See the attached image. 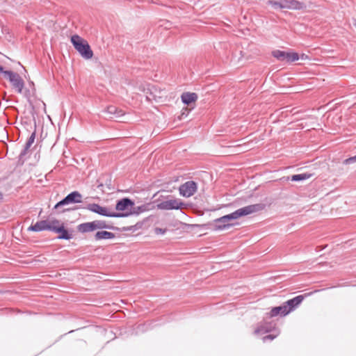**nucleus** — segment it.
<instances>
[{
	"mask_svg": "<svg viewBox=\"0 0 356 356\" xmlns=\"http://www.w3.org/2000/svg\"><path fill=\"white\" fill-rule=\"evenodd\" d=\"M148 218H145L143 221H138L134 225L118 227L113 225V223L107 222L104 220H95L90 222H83L77 225L76 229L77 231L81 234H86L89 232H92L97 229H108V230L112 231H118V232H134L138 229L143 228V226L145 222H147Z\"/></svg>",
	"mask_w": 356,
	"mask_h": 356,
	"instance_id": "obj_1",
	"label": "nucleus"
},
{
	"mask_svg": "<svg viewBox=\"0 0 356 356\" xmlns=\"http://www.w3.org/2000/svg\"><path fill=\"white\" fill-rule=\"evenodd\" d=\"M308 295L309 294L298 295L286 300L280 306L272 307L270 312L266 313V318H273L277 316H286L291 312L294 311Z\"/></svg>",
	"mask_w": 356,
	"mask_h": 356,
	"instance_id": "obj_2",
	"label": "nucleus"
},
{
	"mask_svg": "<svg viewBox=\"0 0 356 356\" xmlns=\"http://www.w3.org/2000/svg\"><path fill=\"white\" fill-rule=\"evenodd\" d=\"M156 202H158L156 204V209L163 211L180 210L181 213H184L181 210L188 207V204L185 203L182 200L176 198L170 195L166 196L161 195Z\"/></svg>",
	"mask_w": 356,
	"mask_h": 356,
	"instance_id": "obj_3",
	"label": "nucleus"
},
{
	"mask_svg": "<svg viewBox=\"0 0 356 356\" xmlns=\"http://www.w3.org/2000/svg\"><path fill=\"white\" fill-rule=\"evenodd\" d=\"M71 43L82 58L88 60L93 56V51L87 40L77 34L71 36Z\"/></svg>",
	"mask_w": 356,
	"mask_h": 356,
	"instance_id": "obj_4",
	"label": "nucleus"
},
{
	"mask_svg": "<svg viewBox=\"0 0 356 356\" xmlns=\"http://www.w3.org/2000/svg\"><path fill=\"white\" fill-rule=\"evenodd\" d=\"M0 74H3L8 80L17 93H22L25 83L18 73L10 70H5L4 67L0 65Z\"/></svg>",
	"mask_w": 356,
	"mask_h": 356,
	"instance_id": "obj_5",
	"label": "nucleus"
},
{
	"mask_svg": "<svg viewBox=\"0 0 356 356\" xmlns=\"http://www.w3.org/2000/svg\"><path fill=\"white\" fill-rule=\"evenodd\" d=\"M266 205L264 203H257L254 204L248 205L240 209H236L228 215L229 218H232L234 221L241 217L248 216L250 214L261 211L266 209Z\"/></svg>",
	"mask_w": 356,
	"mask_h": 356,
	"instance_id": "obj_6",
	"label": "nucleus"
},
{
	"mask_svg": "<svg viewBox=\"0 0 356 356\" xmlns=\"http://www.w3.org/2000/svg\"><path fill=\"white\" fill-rule=\"evenodd\" d=\"M83 209H88L91 212L104 217L122 218V213H117L115 211H111L108 207H103L97 203L88 204L83 207Z\"/></svg>",
	"mask_w": 356,
	"mask_h": 356,
	"instance_id": "obj_7",
	"label": "nucleus"
},
{
	"mask_svg": "<svg viewBox=\"0 0 356 356\" xmlns=\"http://www.w3.org/2000/svg\"><path fill=\"white\" fill-rule=\"evenodd\" d=\"M53 232L57 234L58 240L70 241L74 238L75 231L72 227H68L65 222L58 220V224L54 225Z\"/></svg>",
	"mask_w": 356,
	"mask_h": 356,
	"instance_id": "obj_8",
	"label": "nucleus"
},
{
	"mask_svg": "<svg viewBox=\"0 0 356 356\" xmlns=\"http://www.w3.org/2000/svg\"><path fill=\"white\" fill-rule=\"evenodd\" d=\"M56 224H58V220L56 218H54L51 221L48 220H38L35 224H31L28 227V231L35 232L49 231L53 232L54 225Z\"/></svg>",
	"mask_w": 356,
	"mask_h": 356,
	"instance_id": "obj_9",
	"label": "nucleus"
},
{
	"mask_svg": "<svg viewBox=\"0 0 356 356\" xmlns=\"http://www.w3.org/2000/svg\"><path fill=\"white\" fill-rule=\"evenodd\" d=\"M82 195L78 191H74L68 193L64 198L58 201L54 207L53 210H57L60 207L70 204L82 203Z\"/></svg>",
	"mask_w": 356,
	"mask_h": 356,
	"instance_id": "obj_10",
	"label": "nucleus"
},
{
	"mask_svg": "<svg viewBox=\"0 0 356 356\" xmlns=\"http://www.w3.org/2000/svg\"><path fill=\"white\" fill-rule=\"evenodd\" d=\"M271 55L275 58L278 61L286 62L289 63L296 62L300 59L298 53L289 51H282L280 49L273 50L271 52Z\"/></svg>",
	"mask_w": 356,
	"mask_h": 356,
	"instance_id": "obj_11",
	"label": "nucleus"
},
{
	"mask_svg": "<svg viewBox=\"0 0 356 356\" xmlns=\"http://www.w3.org/2000/svg\"><path fill=\"white\" fill-rule=\"evenodd\" d=\"M197 191V184L193 180L187 181L179 187V195L184 197L193 196Z\"/></svg>",
	"mask_w": 356,
	"mask_h": 356,
	"instance_id": "obj_12",
	"label": "nucleus"
},
{
	"mask_svg": "<svg viewBox=\"0 0 356 356\" xmlns=\"http://www.w3.org/2000/svg\"><path fill=\"white\" fill-rule=\"evenodd\" d=\"M134 204L135 202L132 199L125 197L116 201L115 209L118 211L117 213H124L129 212Z\"/></svg>",
	"mask_w": 356,
	"mask_h": 356,
	"instance_id": "obj_13",
	"label": "nucleus"
},
{
	"mask_svg": "<svg viewBox=\"0 0 356 356\" xmlns=\"http://www.w3.org/2000/svg\"><path fill=\"white\" fill-rule=\"evenodd\" d=\"M154 209H156L154 202L145 203L138 207L134 206L133 209H131L129 212L122 213V218H127L132 215L138 216L140 213L149 211Z\"/></svg>",
	"mask_w": 356,
	"mask_h": 356,
	"instance_id": "obj_14",
	"label": "nucleus"
},
{
	"mask_svg": "<svg viewBox=\"0 0 356 356\" xmlns=\"http://www.w3.org/2000/svg\"><path fill=\"white\" fill-rule=\"evenodd\" d=\"M268 318L266 317V318L258 325L254 330L255 334H266L279 330L277 327V323L273 321H268L267 320Z\"/></svg>",
	"mask_w": 356,
	"mask_h": 356,
	"instance_id": "obj_15",
	"label": "nucleus"
},
{
	"mask_svg": "<svg viewBox=\"0 0 356 356\" xmlns=\"http://www.w3.org/2000/svg\"><path fill=\"white\" fill-rule=\"evenodd\" d=\"M222 220V216L213 220V222L211 224H203V225H193L192 226L195 227H207V226H212L211 229L214 231H220V230H225L233 227L234 224H227Z\"/></svg>",
	"mask_w": 356,
	"mask_h": 356,
	"instance_id": "obj_16",
	"label": "nucleus"
},
{
	"mask_svg": "<svg viewBox=\"0 0 356 356\" xmlns=\"http://www.w3.org/2000/svg\"><path fill=\"white\" fill-rule=\"evenodd\" d=\"M284 9L302 10L307 8V5L302 1L298 0H282Z\"/></svg>",
	"mask_w": 356,
	"mask_h": 356,
	"instance_id": "obj_17",
	"label": "nucleus"
},
{
	"mask_svg": "<svg viewBox=\"0 0 356 356\" xmlns=\"http://www.w3.org/2000/svg\"><path fill=\"white\" fill-rule=\"evenodd\" d=\"M94 235V239L97 241L102 240H111L115 238V234L111 232L105 230L106 229H99Z\"/></svg>",
	"mask_w": 356,
	"mask_h": 356,
	"instance_id": "obj_18",
	"label": "nucleus"
},
{
	"mask_svg": "<svg viewBox=\"0 0 356 356\" xmlns=\"http://www.w3.org/2000/svg\"><path fill=\"white\" fill-rule=\"evenodd\" d=\"M198 96L195 92H185L181 95V102L184 105H190L192 103H195L197 100Z\"/></svg>",
	"mask_w": 356,
	"mask_h": 356,
	"instance_id": "obj_19",
	"label": "nucleus"
},
{
	"mask_svg": "<svg viewBox=\"0 0 356 356\" xmlns=\"http://www.w3.org/2000/svg\"><path fill=\"white\" fill-rule=\"evenodd\" d=\"M102 112L108 114L109 118H118L123 115V111L113 105L108 106Z\"/></svg>",
	"mask_w": 356,
	"mask_h": 356,
	"instance_id": "obj_20",
	"label": "nucleus"
},
{
	"mask_svg": "<svg viewBox=\"0 0 356 356\" xmlns=\"http://www.w3.org/2000/svg\"><path fill=\"white\" fill-rule=\"evenodd\" d=\"M265 3L275 10L284 9L282 0H265Z\"/></svg>",
	"mask_w": 356,
	"mask_h": 356,
	"instance_id": "obj_21",
	"label": "nucleus"
},
{
	"mask_svg": "<svg viewBox=\"0 0 356 356\" xmlns=\"http://www.w3.org/2000/svg\"><path fill=\"white\" fill-rule=\"evenodd\" d=\"M312 176V174L304 172L301 174H296L291 175L290 179L292 181L299 182L309 179Z\"/></svg>",
	"mask_w": 356,
	"mask_h": 356,
	"instance_id": "obj_22",
	"label": "nucleus"
},
{
	"mask_svg": "<svg viewBox=\"0 0 356 356\" xmlns=\"http://www.w3.org/2000/svg\"><path fill=\"white\" fill-rule=\"evenodd\" d=\"M152 323H143V324H139L138 325H137L136 328V334H139V333H143L145 332H147V330H149V329H151L153 325H152Z\"/></svg>",
	"mask_w": 356,
	"mask_h": 356,
	"instance_id": "obj_23",
	"label": "nucleus"
},
{
	"mask_svg": "<svg viewBox=\"0 0 356 356\" xmlns=\"http://www.w3.org/2000/svg\"><path fill=\"white\" fill-rule=\"evenodd\" d=\"M33 144L28 142L26 140L25 145H24V147L23 148V149L21 151L19 155V160L21 161V160H24V157L27 154L28 152L29 151V149L30 147H31Z\"/></svg>",
	"mask_w": 356,
	"mask_h": 356,
	"instance_id": "obj_24",
	"label": "nucleus"
},
{
	"mask_svg": "<svg viewBox=\"0 0 356 356\" xmlns=\"http://www.w3.org/2000/svg\"><path fill=\"white\" fill-rule=\"evenodd\" d=\"M33 144L28 142L26 140L25 145H24V147L23 148V149L21 151L19 155V160L21 161V160H24V157L27 154L28 152L29 151V149L30 147H31Z\"/></svg>",
	"mask_w": 356,
	"mask_h": 356,
	"instance_id": "obj_25",
	"label": "nucleus"
},
{
	"mask_svg": "<svg viewBox=\"0 0 356 356\" xmlns=\"http://www.w3.org/2000/svg\"><path fill=\"white\" fill-rule=\"evenodd\" d=\"M268 333V334H266V336L263 337L262 340L264 342H266L268 341H273V339H275L280 334V330H276L275 332Z\"/></svg>",
	"mask_w": 356,
	"mask_h": 356,
	"instance_id": "obj_26",
	"label": "nucleus"
},
{
	"mask_svg": "<svg viewBox=\"0 0 356 356\" xmlns=\"http://www.w3.org/2000/svg\"><path fill=\"white\" fill-rule=\"evenodd\" d=\"M35 137H36V122H35V120H34V131L32 132L31 136L29 137V138L27 139V141L33 144Z\"/></svg>",
	"mask_w": 356,
	"mask_h": 356,
	"instance_id": "obj_27",
	"label": "nucleus"
},
{
	"mask_svg": "<svg viewBox=\"0 0 356 356\" xmlns=\"http://www.w3.org/2000/svg\"><path fill=\"white\" fill-rule=\"evenodd\" d=\"M356 162V154L353 156H350L348 159H346L343 161V164L344 165H350Z\"/></svg>",
	"mask_w": 356,
	"mask_h": 356,
	"instance_id": "obj_28",
	"label": "nucleus"
},
{
	"mask_svg": "<svg viewBox=\"0 0 356 356\" xmlns=\"http://www.w3.org/2000/svg\"><path fill=\"white\" fill-rule=\"evenodd\" d=\"M168 231L167 228H161V227H155L154 228V233L157 235H163L165 234Z\"/></svg>",
	"mask_w": 356,
	"mask_h": 356,
	"instance_id": "obj_29",
	"label": "nucleus"
},
{
	"mask_svg": "<svg viewBox=\"0 0 356 356\" xmlns=\"http://www.w3.org/2000/svg\"><path fill=\"white\" fill-rule=\"evenodd\" d=\"M224 220L227 224H234V226L238 225V222H234L232 218H229L228 215H224L222 216V220L221 221Z\"/></svg>",
	"mask_w": 356,
	"mask_h": 356,
	"instance_id": "obj_30",
	"label": "nucleus"
},
{
	"mask_svg": "<svg viewBox=\"0 0 356 356\" xmlns=\"http://www.w3.org/2000/svg\"><path fill=\"white\" fill-rule=\"evenodd\" d=\"M24 95L26 99H29L31 96L30 90L26 89L24 91Z\"/></svg>",
	"mask_w": 356,
	"mask_h": 356,
	"instance_id": "obj_31",
	"label": "nucleus"
},
{
	"mask_svg": "<svg viewBox=\"0 0 356 356\" xmlns=\"http://www.w3.org/2000/svg\"><path fill=\"white\" fill-rule=\"evenodd\" d=\"M80 207H74L73 209H63L60 213H65L66 211H73V210H75V209H79Z\"/></svg>",
	"mask_w": 356,
	"mask_h": 356,
	"instance_id": "obj_32",
	"label": "nucleus"
},
{
	"mask_svg": "<svg viewBox=\"0 0 356 356\" xmlns=\"http://www.w3.org/2000/svg\"><path fill=\"white\" fill-rule=\"evenodd\" d=\"M29 84L33 86V90L35 91V89L34 88V83L33 81H30Z\"/></svg>",
	"mask_w": 356,
	"mask_h": 356,
	"instance_id": "obj_33",
	"label": "nucleus"
},
{
	"mask_svg": "<svg viewBox=\"0 0 356 356\" xmlns=\"http://www.w3.org/2000/svg\"><path fill=\"white\" fill-rule=\"evenodd\" d=\"M3 194L1 192H0V200H3Z\"/></svg>",
	"mask_w": 356,
	"mask_h": 356,
	"instance_id": "obj_34",
	"label": "nucleus"
},
{
	"mask_svg": "<svg viewBox=\"0 0 356 356\" xmlns=\"http://www.w3.org/2000/svg\"><path fill=\"white\" fill-rule=\"evenodd\" d=\"M102 186H103V184H100L98 186V187H102Z\"/></svg>",
	"mask_w": 356,
	"mask_h": 356,
	"instance_id": "obj_35",
	"label": "nucleus"
}]
</instances>
